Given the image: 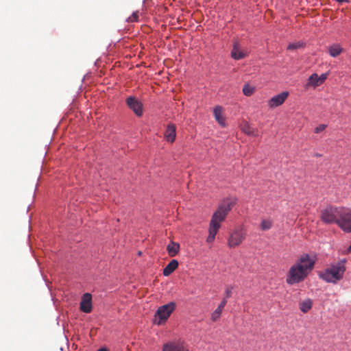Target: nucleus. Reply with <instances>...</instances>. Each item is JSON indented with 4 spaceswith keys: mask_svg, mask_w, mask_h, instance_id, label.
<instances>
[{
    "mask_svg": "<svg viewBox=\"0 0 351 351\" xmlns=\"http://www.w3.org/2000/svg\"><path fill=\"white\" fill-rule=\"evenodd\" d=\"M273 221L270 219H263L260 225V228L262 230L265 231L271 228Z\"/></svg>",
    "mask_w": 351,
    "mask_h": 351,
    "instance_id": "nucleus-22",
    "label": "nucleus"
},
{
    "mask_svg": "<svg viewBox=\"0 0 351 351\" xmlns=\"http://www.w3.org/2000/svg\"><path fill=\"white\" fill-rule=\"evenodd\" d=\"M226 304H227V300H226V298H223V300H221V302L219 304V305L218 306V307L212 313L211 319L213 322H216L217 320H218L220 318L221 312H222L224 306L226 305Z\"/></svg>",
    "mask_w": 351,
    "mask_h": 351,
    "instance_id": "nucleus-16",
    "label": "nucleus"
},
{
    "mask_svg": "<svg viewBox=\"0 0 351 351\" xmlns=\"http://www.w3.org/2000/svg\"><path fill=\"white\" fill-rule=\"evenodd\" d=\"M347 251H348V252H351V245L348 247Z\"/></svg>",
    "mask_w": 351,
    "mask_h": 351,
    "instance_id": "nucleus-29",
    "label": "nucleus"
},
{
    "mask_svg": "<svg viewBox=\"0 0 351 351\" xmlns=\"http://www.w3.org/2000/svg\"><path fill=\"white\" fill-rule=\"evenodd\" d=\"M346 258H342L335 263L330 264L319 274L320 278L328 283L337 284L343 278L346 270Z\"/></svg>",
    "mask_w": 351,
    "mask_h": 351,
    "instance_id": "nucleus-3",
    "label": "nucleus"
},
{
    "mask_svg": "<svg viewBox=\"0 0 351 351\" xmlns=\"http://www.w3.org/2000/svg\"><path fill=\"white\" fill-rule=\"evenodd\" d=\"M327 125H325V124H320L319 125H318L317 127H316L315 128V133H319L322 131H324L326 128Z\"/></svg>",
    "mask_w": 351,
    "mask_h": 351,
    "instance_id": "nucleus-27",
    "label": "nucleus"
},
{
    "mask_svg": "<svg viewBox=\"0 0 351 351\" xmlns=\"http://www.w3.org/2000/svg\"><path fill=\"white\" fill-rule=\"evenodd\" d=\"M327 76V73H323L320 76H318L316 73H313L308 78V85L314 87L318 86L324 83Z\"/></svg>",
    "mask_w": 351,
    "mask_h": 351,
    "instance_id": "nucleus-13",
    "label": "nucleus"
},
{
    "mask_svg": "<svg viewBox=\"0 0 351 351\" xmlns=\"http://www.w3.org/2000/svg\"><path fill=\"white\" fill-rule=\"evenodd\" d=\"M347 251H348V252H351V245L348 247Z\"/></svg>",
    "mask_w": 351,
    "mask_h": 351,
    "instance_id": "nucleus-30",
    "label": "nucleus"
},
{
    "mask_svg": "<svg viewBox=\"0 0 351 351\" xmlns=\"http://www.w3.org/2000/svg\"><path fill=\"white\" fill-rule=\"evenodd\" d=\"M176 308V303L175 302H169L167 304L162 305L160 306L155 315L156 317V323L158 325H161L164 322H165L173 311Z\"/></svg>",
    "mask_w": 351,
    "mask_h": 351,
    "instance_id": "nucleus-4",
    "label": "nucleus"
},
{
    "mask_svg": "<svg viewBox=\"0 0 351 351\" xmlns=\"http://www.w3.org/2000/svg\"><path fill=\"white\" fill-rule=\"evenodd\" d=\"M162 351H189V346L182 340L171 341L165 343Z\"/></svg>",
    "mask_w": 351,
    "mask_h": 351,
    "instance_id": "nucleus-8",
    "label": "nucleus"
},
{
    "mask_svg": "<svg viewBox=\"0 0 351 351\" xmlns=\"http://www.w3.org/2000/svg\"><path fill=\"white\" fill-rule=\"evenodd\" d=\"M312 300L311 299L304 300L299 303L300 309L302 312L306 313L312 307Z\"/></svg>",
    "mask_w": 351,
    "mask_h": 351,
    "instance_id": "nucleus-20",
    "label": "nucleus"
},
{
    "mask_svg": "<svg viewBox=\"0 0 351 351\" xmlns=\"http://www.w3.org/2000/svg\"><path fill=\"white\" fill-rule=\"evenodd\" d=\"M241 129L242 132L249 136H256L258 135L257 131L247 122L241 125Z\"/></svg>",
    "mask_w": 351,
    "mask_h": 351,
    "instance_id": "nucleus-19",
    "label": "nucleus"
},
{
    "mask_svg": "<svg viewBox=\"0 0 351 351\" xmlns=\"http://www.w3.org/2000/svg\"><path fill=\"white\" fill-rule=\"evenodd\" d=\"M98 351H108L106 348H100Z\"/></svg>",
    "mask_w": 351,
    "mask_h": 351,
    "instance_id": "nucleus-31",
    "label": "nucleus"
},
{
    "mask_svg": "<svg viewBox=\"0 0 351 351\" xmlns=\"http://www.w3.org/2000/svg\"><path fill=\"white\" fill-rule=\"evenodd\" d=\"M246 232L242 228L235 229L228 239V246L234 248L239 246L245 239Z\"/></svg>",
    "mask_w": 351,
    "mask_h": 351,
    "instance_id": "nucleus-6",
    "label": "nucleus"
},
{
    "mask_svg": "<svg viewBox=\"0 0 351 351\" xmlns=\"http://www.w3.org/2000/svg\"><path fill=\"white\" fill-rule=\"evenodd\" d=\"M168 254L171 257H173L178 254L180 250V244L173 241H171L167 246Z\"/></svg>",
    "mask_w": 351,
    "mask_h": 351,
    "instance_id": "nucleus-18",
    "label": "nucleus"
},
{
    "mask_svg": "<svg viewBox=\"0 0 351 351\" xmlns=\"http://www.w3.org/2000/svg\"><path fill=\"white\" fill-rule=\"evenodd\" d=\"M336 224L346 232H351V211L344 208H340Z\"/></svg>",
    "mask_w": 351,
    "mask_h": 351,
    "instance_id": "nucleus-5",
    "label": "nucleus"
},
{
    "mask_svg": "<svg viewBox=\"0 0 351 351\" xmlns=\"http://www.w3.org/2000/svg\"><path fill=\"white\" fill-rule=\"evenodd\" d=\"M255 90V88L254 86H250L248 84L244 85L243 88V93L245 96H251Z\"/></svg>",
    "mask_w": 351,
    "mask_h": 351,
    "instance_id": "nucleus-23",
    "label": "nucleus"
},
{
    "mask_svg": "<svg viewBox=\"0 0 351 351\" xmlns=\"http://www.w3.org/2000/svg\"><path fill=\"white\" fill-rule=\"evenodd\" d=\"M138 19V12L136 11V12H133V14L128 18L127 22L133 23V22L137 21Z\"/></svg>",
    "mask_w": 351,
    "mask_h": 351,
    "instance_id": "nucleus-25",
    "label": "nucleus"
},
{
    "mask_svg": "<svg viewBox=\"0 0 351 351\" xmlns=\"http://www.w3.org/2000/svg\"><path fill=\"white\" fill-rule=\"evenodd\" d=\"M303 45H304V44L302 42L292 43L288 45L287 49L288 50H295L298 48L302 47Z\"/></svg>",
    "mask_w": 351,
    "mask_h": 351,
    "instance_id": "nucleus-24",
    "label": "nucleus"
},
{
    "mask_svg": "<svg viewBox=\"0 0 351 351\" xmlns=\"http://www.w3.org/2000/svg\"><path fill=\"white\" fill-rule=\"evenodd\" d=\"M128 108L132 110L137 117L143 115V104L136 97L130 96L125 100Z\"/></svg>",
    "mask_w": 351,
    "mask_h": 351,
    "instance_id": "nucleus-9",
    "label": "nucleus"
},
{
    "mask_svg": "<svg viewBox=\"0 0 351 351\" xmlns=\"http://www.w3.org/2000/svg\"><path fill=\"white\" fill-rule=\"evenodd\" d=\"M235 204L234 200L226 199L219 206L217 210L213 215L210 222L209 234L206 239L208 243H212L215 240V236L221 227V223L225 220L227 215Z\"/></svg>",
    "mask_w": 351,
    "mask_h": 351,
    "instance_id": "nucleus-2",
    "label": "nucleus"
},
{
    "mask_svg": "<svg viewBox=\"0 0 351 351\" xmlns=\"http://www.w3.org/2000/svg\"><path fill=\"white\" fill-rule=\"evenodd\" d=\"M232 287H228L226 288L225 289V291H224V295H225V298L226 300L228 298H230L232 295Z\"/></svg>",
    "mask_w": 351,
    "mask_h": 351,
    "instance_id": "nucleus-26",
    "label": "nucleus"
},
{
    "mask_svg": "<svg viewBox=\"0 0 351 351\" xmlns=\"http://www.w3.org/2000/svg\"><path fill=\"white\" fill-rule=\"evenodd\" d=\"M288 92H282L274 97L269 101V106L274 108L282 105L288 97Z\"/></svg>",
    "mask_w": 351,
    "mask_h": 351,
    "instance_id": "nucleus-12",
    "label": "nucleus"
},
{
    "mask_svg": "<svg viewBox=\"0 0 351 351\" xmlns=\"http://www.w3.org/2000/svg\"><path fill=\"white\" fill-rule=\"evenodd\" d=\"M176 136V126L173 123H169L165 131V138L167 141L173 143L175 141Z\"/></svg>",
    "mask_w": 351,
    "mask_h": 351,
    "instance_id": "nucleus-15",
    "label": "nucleus"
},
{
    "mask_svg": "<svg viewBox=\"0 0 351 351\" xmlns=\"http://www.w3.org/2000/svg\"><path fill=\"white\" fill-rule=\"evenodd\" d=\"M342 50L339 45H334L329 47V53L332 57H337L342 52Z\"/></svg>",
    "mask_w": 351,
    "mask_h": 351,
    "instance_id": "nucleus-21",
    "label": "nucleus"
},
{
    "mask_svg": "<svg viewBox=\"0 0 351 351\" xmlns=\"http://www.w3.org/2000/svg\"><path fill=\"white\" fill-rule=\"evenodd\" d=\"M80 310L86 313L92 311V295L90 293H84L80 302Z\"/></svg>",
    "mask_w": 351,
    "mask_h": 351,
    "instance_id": "nucleus-11",
    "label": "nucleus"
},
{
    "mask_svg": "<svg viewBox=\"0 0 351 351\" xmlns=\"http://www.w3.org/2000/svg\"><path fill=\"white\" fill-rule=\"evenodd\" d=\"M314 265V260L308 254L302 255L288 271L286 282L293 285L302 282L313 270Z\"/></svg>",
    "mask_w": 351,
    "mask_h": 351,
    "instance_id": "nucleus-1",
    "label": "nucleus"
},
{
    "mask_svg": "<svg viewBox=\"0 0 351 351\" xmlns=\"http://www.w3.org/2000/svg\"><path fill=\"white\" fill-rule=\"evenodd\" d=\"M337 1L339 2V3H348L349 2V0H336Z\"/></svg>",
    "mask_w": 351,
    "mask_h": 351,
    "instance_id": "nucleus-28",
    "label": "nucleus"
},
{
    "mask_svg": "<svg viewBox=\"0 0 351 351\" xmlns=\"http://www.w3.org/2000/svg\"><path fill=\"white\" fill-rule=\"evenodd\" d=\"M178 267V261L173 259L171 260L168 265L163 269V275L165 276H169L172 272H173Z\"/></svg>",
    "mask_w": 351,
    "mask_h": 351,
    "instance_id": "nucleus-17",
    "label": "nucleus"
},
{
    "mask_svg": "<svg viewBox=\"0 0 351 351\" xmlns=\"http://www.w3.org/2000/svg\"><path fill=\"white\" fill-rule=\"evenodd\" d=\"M247 52L241 49L239 42L234 41L231 51V57L237 60H241L247 56Z\"/></svg>",
    "mask_w": 351,
    "mask_h": 351,
    "instance_id": "nucleus-10",
    "label": "nucleus"
},
{
    "mask_svg": "<svg viewBox=\"0 0 351 351\" xmlns=\"http://www.w3.org/2000/svg\"><path fill=\"white\" fill-rule=\"evenodd\" d=\"M214 117L218 123L222 127L226 126V119L223 117V109L220 106H217L213 110Z\"/></svg>",
    "mask_w": 351,
    "mask_h": 351,
    "instance_id": "nucleus-14",
    "label": "nucleus"
},
{
    "mask_svg": "<svg viewBox=\"0 0 351 351\" xmlns=\"http://www.w3.org/2000/svg\"><path fill=\"white\" fill-rule=\"evenodd\" d=\"M340 208L328 206L322 210L321 219L325 223H336Z\"/></svg>",
    "mask_w": 351,
    "mask_h": 351,
    "instance_id": "nucleus-7",
    "label": "nucleus"
}]
</instances>
